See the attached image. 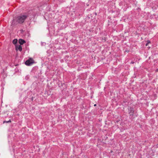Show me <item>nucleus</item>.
<instances>
[{"instance_id":"nucleus-10","label":"nucleus","mask_w":158,"mask_h":158,"mask_svg":"<svg viewBox=\"0 0 158 158\" xmlns=\"http://www.w3.org/2000/svg\"><path fill=\"white\" fill-rule=\"evenodd\" d=\"M94 106H96V104H94Z\"/></svg>"},{"instance_id":"nucleus-7","label":"nucleus","mask_w":158,"mask_h":158,"mask_svg":"<svg viewBox=\"0 0 158 158\" xmlns=\"http://www.w3.org/2000/svg\"><path fill=\"white\" fill-rule=\"evenodd\" d=\"M150 43V41L149 40L147 41V43L146 44V46H147L148 44Z\"/></svg>"},{"instance_id":"nucleus-9","label":"nucleus","mask_w":158,"mask_h":158,"mask_svg":"<svg viewBox=\"0 0 158 158\" xmlns=\"http://www.w3.org/2000/svg\"><path fill=\"white\" fill-rule=\"evenodd\" d=\"M15 19H14V20H13V23H14V22H15Z\"/></svg>"},{"instance_id":"nucleus-4","label":"nucleus","mask_w":158,"mask_h":158,"mask_svg":"<svg viewBox=\"0 0 158 158\" xmlns=\"http://www.w3.org/2000/svg\"><path fill=\"white\" fill-rule=\"evenodd\" d=\"M16 50H18L20 51L22 50V46L20 45L16 46Z\"/></svg>"},{"instance_id":"nucleus-1","label":"nucleus","mask_w":158,"mask_h":158,"mask_svg":"<svg viewBox=\"0 0 158 158\" xmlns=\"http://www.w3.org/2000/svg\"><path fill=\"white\" fill-rule=\"evenodd\" d=\"M27 16L28 15L27 14L21 15L18 16L15 20H16L17 22L19 23H22L24 22Z\"/></svg>"},{"instance_id":"nucleus-8","label":"nucleus","mask_w":158,"mask_h":158,"mask_svg":"<svg viewBox=\"0 0 158 158\" xmlns=\"http://www.w3.org/2000/svg\"><path fill=\"white\" fill-rule=\"evenodd\" d=\"M11 121L10 120H9V121L6 122V123H9V122H10Z\"/></svg>"},{"instance_id":"nucleus-6","label":"nucleus","mask_w":158,"mask_h":158,"mask_svg":"<svg viewBox=\"0 0 158 158\" xmlns=\"http://www.w3.org/2000/svg\"><path fill=\"white\" fill-rule=\"evenodd\" d=\"M17 42V40L16 39H14L13 41V43L14 44H15Z\"/></svg>"},{"instance_id":"nucleus-5","label":"nucleus","mask_w":158,"mask_h":158,"mask_svg":"<svg viewBox=\"0 0 158 158\" xmlns=\"http://www.w3.org/2000/svg\"><path fill=\"white\" fill-rule=\"evenodd\" d=\"M19 43L21 45H22L25 43V41L22 39H19Z\"/></svg>"},{"instance_id":"nucleus-2","label":"nucleus","mask_w":158,"mask_h":158,"mask_svg":"<svg viewBox=\"0 0 158 158\" xmlns=\"http://www.w3.org/2000/svg\"><path fill=\"white\" fill-rule=\"evenodd\" d=\"M34 62V60L32 58H30L25 62V64L28 66L31 65Z\"/></svg>"},{"instance_id":"nucleus-3","label":"nucleus","mask_w":158,"mask_h":158,"mask_svg":"<svg viewBox=\"0 0 158 158\" xmlns=\"http://www.w3.org/2000/svg\"><path fill=\"white\" fill-rule=\"evenodd\" d=\"M128 110L129 111V113L130 114V115L133 116V113L134 112L133 108L129 107L128 108Z\"/></svg>"}]
</instances>
